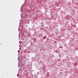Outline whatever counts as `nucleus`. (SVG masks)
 I'll list each match as a JSON object with an SVG mask.
<instances>
[{
	"mask_svg": "<svg viewBox=\"0 0 78 78\" xmlns=\"http://www.w3.org/2000/svg\"><path fill=\"white\" fill-rule=\"evenodd\" d=\"M67 17H69L68 16H66Z\"/></svg>",
	"mask_w": 78,
	"mask_h": 78,
	"instance_id": "f257e3e1",
	"label": "nucleus"
}]
</instances>
